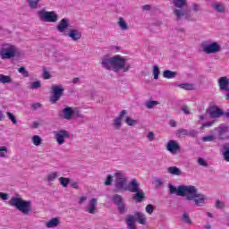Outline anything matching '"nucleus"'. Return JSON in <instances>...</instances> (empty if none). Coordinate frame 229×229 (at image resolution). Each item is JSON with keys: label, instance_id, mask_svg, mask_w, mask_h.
Masks as SVG:
<instances>
[{"label": "nucleus", "instance_id": "nucleus-1", "mask_svg": "<svg viewBox=\"0 0 229 229\" xmlns=\"http://www.w3.org/2000/svg\"><path fill=\"white\" fill-rule=\"evenodd\" d=\"M170 194H176L185 198L187 201H193L195 207H203L205 205V195L198 192L195 186L192 185H179L177 188L173 184H168Z\"/></svg>", "mask_w": 229, "mask_h": 229}, {"label": "nucleus", "instance_id": "nucleus-2", "mask_svg": "<svg viewBox=\"0 0 229 229\" xmlns=\"http://www.w3.org/2000/svg\"><path fill=\"white\" fill-rule=\"evenodd\" d=\"M128 59L126 57H123L121 55H114L110 57L106 55L102 58L101 64L104 69L106 71H123V72H128L130 69H131V64L130 63H126Z\"/></svg>", "mask_w": 229, "mask_h": 229}, {"label": "nucleus", "instance_id": "nucleus-3", "mask_svg": "<svg viewBox=\"0 0 229 229\" xmlns=\"http://www.w3.org/2000/svg\"><path fill=\"white\" fill-rule=\"evenodd\" d=\"M9 205L11 207H15L17 210L25 216H28V214L31 212V200H24L21 198V195L12 197L9 200Z\"/></svg>", "mask_w": 229, "mask_h": 229}, {"label": "nucleus", "instance_id": "nucleus-4", "mask_svg": "<svg viewBox=\"0 0 229 229\" xmlns=\"http://www.w3.org/2000/svg\"><path fill=\"white\" fill-rule=\"evenodd\" d=\"M19 55V49L14 45L10 43L2 44V48L0 49V58L2 60H12Z\"/></svg>", "mask_w": 229, "mask_h": 229}, {"label": "nucleus", "instance_id": "nucleus-5", "mask_svg": "<svg viewBox=\"0 0 229 229\" xmlns=\"http://www.w3.org/2000/svg\"><path fill=\"white\" fill-rule=\"evenodd\" d=\"M172 4L174 6V14L176 17V21H182V17L185 19H191V15L187 13V11H183L182 8L187 6V0H172Z\"/></svg>", "mask_w": 229, "mask_h": 229}, {"label": "nucleus", "instance_id": "nucleus-6", "mask_svg": "<svg viewBox=\"0 0 229 229\" xmlns=\"http://www.w3.org/2000/svg\"><path fill=\"white\" fill-rule=\"evenodd\" d=\"M138 223L140 225H146V215L143 213H140L139 211H136L133 215H129L126 219L125 223L127 225L128 229H137V225L135 223Z\"/></svg>", "mask_w": 229, "mask_h": 229}, {"label": "nucleus", "instance_id": "nucleus-7", "mask_svg": "<svg viewBox=\"0 0 229 229\" xmlns=\"http://www.w3.org/2000/svg\"><path fill=\"white\" fill-rule=\"evenodd\" d=\"M200 47L203 51V53H206V55H216L217 53H220V51L223 49L221 47V45L217 42H211L208 41H202L200 44Z\"/></svg>", "mask_w": 229, "mask_h": 229}, {"label": "nucleus", "instance_id": "nucleus-8", "mask_svg": "<svg viewBox=\"0 0 229 229\" xmlns=\"http://www.w3.org/2000/svg\"><path fill=\"white\" fill-rule=\"evenodd\" d=\"M38 15L42 22L58 21V14L55 11H46V9H42L38 12Z\"/></svg>", "mask_w": 229, "mask_h": 229}, {"label": "nucleus", "instance_id": "nucleus-9", "mask_svg": "<svg viewBox=\"0 0 229 229\" xmlns=\"http://www.w3.org/2000/svg\"><path fill=\"white\" fill-rule=\"evenodd\" d=\"M111 201L114 205H116L117 210L121 216H124L128 212L126 203H124V198L120 194H114L111 197Z\"/></svg>", "mask_w": 229, "mask_h": 229}, {"label": "nucleus", "instance_id": "nucleus-10", "mask_svg": "<svg viewBox=\"0 0 229 229\" xmlns=\"http://www.w3.org/2000/svg\"><path fill=\"white\" fill-rule=\"evenodd\" d=\"M114 180V191L116 192H126L128 185H126L127 180L121 172H116Z\"/></svg>", "mask_w": 229, "mask_h": 229}, {"label": "nucleus", "instance_id": "nucleus-11", "mask_svg": "<svg viewBox=\"0 0 229 229\" xmlns=\"http://www.w3.org/2000/svg\"><path fill=\"white\" fill-rule=\"evenodd\" d=\"M52 95L50 97L51 103L56 104L60 101V98L64 96V87L62 85H52Z\"/></svg>", "mask_w": 229, "mask_h": 229}, {"label": "nucleus", "instance_id": "nucleus-12", "mask_svg": "<svg viewBox=\"0 0 229 229\" xmlns=\"http://www.w3.org/2000/svg\"><path fill=\"white\" fill-rule=\"evenodd\" d=\"M55 139L59 146H63L65 139H71V132L67 130H59L54 131Z\"/></svg>", "mask_w": 229, "mask_h": 229}, {"label": "nucleus", "instance_id": "nucleus-13", "mask_svg": "<svg viewBox=\"0 0 229 229\" xmlns=\"http://www.w3.org/2000/svg\"><path fill=\"white\" fill-rule=\"evenodd\" d=\"M206 114H208L211 119H219V117H223V109L219 108L217 106H210L206 109Z\"/></svg>", "mask_w": 229, "mask_h": 229}, {"label": "nucleus", "instance_id": "nucleus-14", "mask_svg": "<svg viewBox=\"0 0 229 229\" xmlns=\"http://www.w3.org/2000/svg\"><path fill=\"white\" fill-rule=\"evenodd\" d=\"M215 131L217 132V138L219 139V140H226L228 139V125L222 124L221 126L216 127Z\"/></svg>", "mask_w": 229, "mask_h": 229}, {"label": "nucleus", "instance_id": "nucleus-15", "mask_svg": "<svg viewBox=\"0 0 229 229\" xmlns=\"http://www.w3.org/2000/svg\"><path fill=\"white\" fill-rule=\"evenodd\" d=\"M166 149L169 151V153H172V155H176L178 151H180V145L178 142L174 140H170L166 143Z\"/></svg>", "mask_w": 229, "mask_h": 229}, {"label": "nucleus", "instance_id": "nucleus-16", "mask_svg": "<svg viewBox=\"0 0 229 229\" xmlns=\"http://www.w3.org/2000/svg\"><path fill=\"white\" fill-rule=\"evenodd\" d=\"M73 114V108L71 106H65L63 109L62 114H59L61 119H65L66 121H72Z\"/></svg>", "mask_w": 229, "mask_h": 229}, {"label": "nucleus", "instance_id": "nucleus-17", "mask_svg": "<svg viewBox=\"0 0 229 229\" xmlns=\"http://www.w3.org/2000/svg\"><path fill=\"white\" fill-rule=\"evenodd\" d=\"M66 35L72 38L73 42H78V40H81L82 37L81 31L76 29L70 30Z\"/></svg>", "mask_w": 229, "mask_h": 229}, {"label": "nucleus", "instance_id": "nucleus-18", "mask_svg": "<svg viewBox=\"0 0 229 229\" xmlns=\"http://www.w3.org/2000/svg\"><path fill=\"white\" fill-rule=\"evenodd\" d=\"M126 191L134 193L137 192L138 191H140V184L139 183V181L136 179H132L127 185Z\"/></svg>", "mask_w": 229, "mask_h": 229}, {"label": "nucleus", "instance_id": "nucleus-19", "mask_svg": "<svg viewBox=\"0 0 229 229\" xmlns=\"http://www.w3.org/2000/svg\"><path fill=\"white\" fill-rule=\"evenodd\" d=\"M69 19L67 18H64L62 19L59 23L56 25V30L57 31H59V33H64L67 28H69Z\"/></svg>", "mask_w": 229, "mask_h": 229}, {"label": "nucleus", "instance_id": "nucleus-20", "mask_svg": "<svg viewBox=\"0 0 229 229\" xmlns=\"http://www.w3.org/2000/svg\"><path fill=\"white\" fill-rule=\"evenodd\" d=\"M218 87L222 91L229 90V80L228 77L224 76L218 79Z\"/></svg>", "mask_w": 229, "mask_h": 229}, {"label": "nucleus", "instance_id": "nucleus-21", "mask_svg": "<svg viewBox=\"0 0 229 229\" xmlns=\"http://www.w3.org/2000/svg\"><path fill=\"white\" fill-rule=\"evenodd\" d=\"M134 193L132 199H134L136 203H142V201H146V193L144 191L139 190L138 191H134Z\"/></svg>", "mask_w": 229, "mask_h": 229}, {"label": "nucleus", "instance_id": "nucleus-22", "mask_svg": "<svg viewBox=\"0 0 229 229\" xmlns=\"http://www.w3.org/2000/svg\"><path fill=\"white\" fill-rule=\"evenodd\" d=\"M97 208H98V199L93 198L89 200L88 205L89 214H96Z\"/></svg>", "mask_w": 229, "mask_h": 229}, {"label": "nucleus", "instance_id": "nucleus-23", "mask_svg": "<svg viewBox=\"0 0 229 229\" xmlns=\"http://www.w3.org/2000/svg\"><path fill=\"white\" fill-rule=\"evenodd\" d=\"M53 58L55 59V62H64V60H66L65 55H64L62 52L58 50L53 51Z\"/></svg>", "mask_w": 229, "mask_h": 229}, {"label": "nucleus", "instance_id": "nucleus-24", "mask_svg": "<svg viewBox=\"0 0 229 229\" xmlns=\"http://www.w3.org/2000/svg\"><path fill=\"white\" fill-rule=\"evenodd\" d=\"M117 24H118L119 28L122 30V31H126V30H130L128 23L126 22V21H124V18H123V17L119 18Z\"/></svg>", "mask_w": 229, "mask_h": 229}, {"label": "nucleus", "instance_id": "nucleus-25", "mask_svg": "<svg viewBox=\"0 0 229 229\" xmlns=\"http://www.w3.org/2000/svg\"><path fill=\"white\" fill-rule=\"evenodd\" d=\"M58 225H60V219L55 217L52 218L51 220H49L46 226L47 228H56V226H58Z\"/></svg>", "mask_w": 229, "mask_h": 229}, {"label": "nucleus", "instance_id": "nucleus-26", "mask_svg": "<svg viewBox=\"0 0 229 229\" xmlns=\"http://www.w3.org/2000/svg\"><path fill=\"white\" fill-rule=\"evenodd\" d=\"M169 174H174V176H182V170L177 166H170L167 168Z\"/></svg>", "mask_w": 229, "mask_h": 229}, {"label": "nucleus", "instance_id": "nucleus-27", "mask_svg": "<svg viewBox=\"0 0 229 229\" xmlns=\"http://www.w3.org/2000/svg\"><path fill=\"white\" fill-rule=\"evenodd\" d=\"M163 76L166 78V80H173V78H174L175 76H178V73L171 70H165L163 72Z\"/></svg>", "mask_w": 229, "mask_h": 229}, {"label": "nucleus", "instance_id": "nucleus-28", "mask_svg": "<svg viewBox=\"0 0 229 229\" xmlns=\"http://www.w3.org/2000/svg\"><path fill=\"white\" fill-rule=\"evenodd\" d=\"M211 8H213V10H216V12H217L218 13H225V12H226V10L225 9V5L219 3L212 4Z\"/></svg>", "mask_w": 229, "mask_h": 229}, {"label": "nucleus", "instance_id": "nucleus-29", "mask_svg": "<svg viewBox=\"0 0 229 229\" xmlns=\"http://www.w3.org/2000/svg\"><path fill=\"white\" fill-rule=\"evenodd\" d=\"M13 80L12 79V77L4 74H0V83H3L4 85H5V83H13Z\"/></svg>", "mask_w": 229, "mask_h": 229}, {"label": "nucleus", "instance_id": "nucleus-30", "mask_svg": "<svg viewBox=\"0 0 229 229\" xmlns=\"http://www.w3.org/2000/svg\"><path fill=\"white\" fill-rule=\"evenodd\" d=\"M223 148H224V152H223L224 160H225V162H229V143L225 144Z\"/></svg>", "mask_w": 229, "mask_h": 229}, {"label": "nucleus", "instance_id": "nucleus-31", "mask_svg": "<svg viewBox=\"0 0 229 229\" xmlns=\"http://www.w3.org/2000/svg\"><path fill=\"white\" fill-rule=\"evenodd\" d=\"M40 1H42V0H27V3L29 4L30 8H31V10H37Z\"/></svg>", "mask_w": 229, "mask_h": 229}, {"label": "nucleus", "instance_id": "nucleus-32", "mask_svg": "<svg viewBox=\"0 0 229 229\" xmlns=\"http://www.w3.org/2000/svg\"><path fill=\"white\" fill-rule=\"evenodd\" d=\"M177 87H179L180 89H182L183 90L194 89V85L191 83H181V84H178Z\"/></svg>", "mask_w": 229, "mask_h": 229}, {"label": "nucleus", "instance_id": "nucleus-33", "mask_svg": "<svg viewBox=\"0 0 229 229\" xmlns=\"http://www.w3.org/2000/svg\"><path fill=\"white\" fill-rule=\"evenodd\" d=\"M157 105H160V102L157 100H148L145 103V106L148 110H151V108H153L154 106H157Z\"/></svg>", "mask_w": 229, "mask_h": 229}, {"label": "nucleus", "instance_id": "nucleus-34", "mask_svg": "<svg viewBox=\"0 0 229 229\" xmlns=\"http://www.w3.org/2000/svg\"><path fill=\"white\" fill-rule=\"evenodd\" d=\"M59 182L62 187L67 188L69 187V183H71V179L67 177H60Z\"/></svg>", "mask_w": 229, "mask_h": 229}, {"label": "nucleus", "instance_id": "nucleus-35", "mask_svg": "<svg viewBox=\"0 0 229 229\" xmlns=\"http://www.w3.org/2000/svg\"><path fill=\"white\" fill-rule=\"evenodd\" d=\"M181 220L182 223H185V225H192V219L189 216V213H183Z\"/></svg>", "mask_w": 229, "mask_h": 229}, {"label": "nucleus", "instance_id": "nucleus-36", "mask_svg": "<svg viewBox=\"0 0 229 229\" xmlns=\"http://www.w3.org/2000/svg\"><path fill=\"white\" fill-rule=\"evenodd\" d=\"M32 143L34 146H41L42 145V138L38 135H34L32 137Z\"/></svg>", "mask_w": 229, "mask_h": 229}, {"label": "nucleus", "instance_id": "nucleus-37", "mask_svg": "<svg viewBox=\"0 0 229 229\" xmlns=\"http://www.w3.org/2000/svg\"><path fill=\"white\" fill-rule=\"evenodd\" d=\"M176 135L177 137H185L187 135H191V133H189V131H187V129H178L176 131Z\"/></svg>", "mask_w": 229, "mask_h": 229}, {"label": "nucleus", "instance_id": "nucleus-38", "mask_svg": "<svg viewBox=\"0 0 229 229\" xmlns=\"http://www.w3.org/2000/svg\"><path fill=\"white\" fill-rule=\"evenodd\" d=\"M18 72L23 76V78H29L30 77V72L26 70L24 66H21L18 69Z\"/></svg>", "mask_w": 229, "mask_h": 229}, {"label": "nucleus", "instance_id": "nucleus-39", "mask_svg": "<svg viewBox=\"0 0 229 229\" xmlns=\"http://www.w3.org/2000/svg\"><path fill=\"white\" fill-rule=\"evenodd\" d=\"M202 142H213V140H216V136L209 134L206 135L201 138Z\"/></svg>", "mask_w": 229, "mask_h": 229}, {"label": "nucleus", "instance_id": "nucleus-40", "mask_svg": "<svg viewBox=\"0 0 229 229\" xmlns=\"http://www.w3.org/2000/svg\"><path fill=\"white\" fill-rule=\"evenodd\" d=\"M6 115L8 119L13 123V124H17L18 121L17 118L15 117V114L12 112H6Z\"/></svg>", "mask_w": 229, "mask_h": 229}, {"label": "nucleus", "instance_id": "nucleus-41", "mask_svg": "<svg viewBox=\"0 0 229 229\" xmlns=\"http://www.w3.org/2000/svg\"><path fill=\"white\" fill-rule=\"evenodd\" d=\"M8 148L4 146L0 147V157L2 158H6L8 156Z\"/></svg>", "mask_w": 229, "mask_h": 229}, {"label": "nucleus", "instance_id": "nucleus-42", "mask_svg": "<svg viewBox=\"0 0 229 229\" xmlns=\"http://www.w3.org/2000/svg\"><path fill=\"white\" fill-rule=\"evenodd\" d=\"M125 123L128 126H135V124H137V120H134L130 116H126Z\"/></svg>", "mask_w": 229, "mask_h": 229}, {"label": "nucleus", "instance_id": "nucleus-43", "mask_svg": "<svg viewBox=\"0 0 229 229\" xmlns=\"http://www.w3.org/2000/svg\"><path fill=\"white\" fill-rule=\"evenodd\" d=\"M160 75V68L157 65L153 66V76L154 80H158V76Z\"/></svg>", "mask_w": 229, "mask_h": 229}, {"label": "nucleus", "instance_id": "nucleus-44", "mask_svg": "<svg viewBox=\"0 0 229 229\" xmlns=\"http://www.w3.org/2000/svg\"><path fill=\"white\" fill-rule=\"evenodd\" d=\"M72 117H78L79 119H85V114H81V111L73 109Z\"/></svg>", "mask_w": 229, "mask_h": 229}, {"label": "nucleus", "instance_id": "nucleus-45", "mask_svg": "<svg viewBox=\"0 0 229 229\" xmlns=\"http://www.w3.org/2000/svg\"><path fill=\"white\" fill-rule=\"evenodd\" d=\"M42 78L43 80H51V73L46 69V67L43 68Z\"/></svg>", "mask_w": 229, "mask_h": 229}, {"label": "nucleus", "instance_id": "nucleus-46", "mask_svg": "<svg viewBox=\"0 0 229 229\" xmlns=\"http://www.w3.org/2000/svg\"><path fill=\"white\" fill-rule=\"evenodd\" d=\"M122 120H120L119 118H115L114 120V128H116V130H121V126H123V123H121Z\"/></svg>", "mask_w": 229, "mask_h": 229}, {"label": "nucleus", "instance_id": "nucleus-47", "mask_svg": "<svg viewBox=\"0 0 229 229\" xmlns=\"http://www.w3.org/2000/svg\"><path fill=\"white\" fill-rule=\"evenodd\" d=\"M216 208H217L218 210H223V208H225V202L217 199L216 200V204H215Z\"/></svg>", "mask_w": 229, "mask_h": 229}, {"label": "nucleus", "instance_id": "nucleus-48", "mask_svg": "<svg viewBox=\"0 0 229 229\" xmlns=\"http://www.w3.org/2000/svg\"><path fill=\"white\" fill-rule=\"evenodd\" d=\"M58 178V174L56 172L52 173L47 175V182H55Z\"/></svg>", "mask_w": 229, "mask_h": 229}, {"label": "nucleus", "instance_id": "nucleus-49", "mask_svg": "<svg viewBox=\"0 0 229 229\" xmlns=\"http://www.w3.org/2000/svg\"><path fill=\"white\" fill-rule=\"evenodd\" d=\"M40 87H42V82H40L38 81L32 82L30 85V89L32 90L36 89H40Z\"/></svg>", "mask_w": 229, "mask_h": 229}, {"label": "nucleus", "instance_id": "nucleus-50", "mask_svg": "<svg viewBox=\"0 0 229 229\" xmlns=\"http://www.w3.org/2000/svg\"><path fill=\"white\" fill-rule=\"evenodd\" d=\"M145 210L147 214H152L153 212H155V206L148 204L147 205Z\"/></svg>", "mask_w": 229, "mask_h": 229}, {"label": "nucleus", "instance_id": "nucleus-51", "mask_svg": "<svg viewBox=\"0 0 229 229\" xmlns=\"http://www.w3.org/2000/svg\"><path fill=\"white\" fill-rule=\"evenodd\" d=\"M198 164L199 165H202V167H208V163H207V161L203 157H199L198 159Z\"/></svg>", "mask_w": 229, "mask_h": 229}, {"label": "nucleus", "instance_id": "nucleus-52", "mask_svg": "<svg viewBox=\"0 0 229 229\" xmlns=\"http://www.w3.org/2000/svg\"><path fill=\"white\" fill-rule=\"evenodd\" d=\"M112 182H114V176H112L111 174H108L105 181V185L106 186L112 185Z\"/></svg>", "mask_w": 229, "mask_h": 229}, {"label": "nucleus", "instance_id": "nucleus-53", "mask_svg": "<svg viewBox=\"0 0 229 229\" xmlns=\"http://www.w3.org/2000/svg\"><path fill=\"white\" fill-rule=\"evenodd\" d=\"M126 114H128L127 110H122L120 112V114L118 115V117H116L117 119H120V121H123V119H124V115H126Z\"/></svg>", "mask_w": 229, "mask_h": 229}, {"label": "nucleus", "instance_id": "nucleus-54", "mask_svg": "<svg viewBox=\"0 0 229 229\" xmlns=\"http://www.w3.org/2000/svg\"><path fill=\"white\" fill-rule=\"evenodd\" d=\"M148 140L152 142V140H155V132L149 131L148 134L147 135Z\"/></svg>", "mask_w": 229, "mask_h": 229}, {"label": "nucleus", "instance_id": "nucleus-55", "mask_svg": "<svg viewBox=\"0 0 229 229\" xmlns=\"http://www.w3.org/2000/svg\"><path fill=\"white\" fill-rule=\"evenodd\" d=\"M38 108H42V104L35 103L31 105V110H38Z\"/></svg>", "mask_w": 229, "mask_h": 229}, {"label": "nucleus", "instance_id": "nucleus-56", "mask_svg": "<svg viewBox=\"0 0 229 229\" xmlns=\"http://www.w3.org/2000/svg\"><path fill=\"white\" fill-rule=\"evenodd\" d=\"M141 9L143 10V12H151L152 7L149 4H145L142 5Z\"/></svg>", "mask_w": 229, "mask_h": 229}, {"label": "nucleus", "instance_id": "nucleus-57", "mask_svg": "<svg viewBox=\"0 0 229 229\" xmlns=\"http://www.w3.org/2000/svg\"><path fill=\"white\" fill-rule=\"evenodd\" d=\"M8 198H9L8 193L0 192V199H1L6 200V199H8Z\"/></svg>", "mask_w": 229, "mask_h": 229}, {"label": "nucleus", "instance_id": "nucleus-58", "mask_svg": "<svg viewBox=\"0 0 229 229\" xmlns=\"http://www.w3.org/2000/svg\"><path fill=\"white\" fill-rule=\"evenodd\" d=\"M87 199H88L87 196L81 197V199H79V205H83V203H85Z\"/></svg>", "mask_w": 229, "mask_h": 229}, {"label": "nucleus", "instance_id": "nucleus-59", "mask_svg": "<svg viewBox=\"0 0 229 229\" xmlns=\"http://www.w3.org/2000/svg\"><path fill=\"white\" fill-rule=\"evenodd\" d=\"M214 125V122H208V123H202V128H210V126Z\"/></svg>", "mask_w": 229, "mask_h": 229}, {"label": "nucleus", "instance_id": "nucleus-60", "mask_svg": "<svg viewBox=\"0 0 229 229\" xmlns=\"http://www.w3.org/2000/svg\"><path fill=\"white\" fill-rule=\"evenodd\" d=\"M182 111L183 112V114H186V115H189V114H191V113L189 112V107H187L186 106H183L182 107Z\"/></svg>", "mask_w": 229, "mask_h": 229}, {"label": "nucleus", "instance_id": "nucleus-61", "mask_svg": "<svg viewBox=\"0 0 229 229\" xmlns=\"http://www.w3.org/2000/svg\"><path fill=\"white\" fill-rule=\"evenodd\" d=\"M192 9H193L194 12H199V4H192Z\"/></svg>", "mask_w": 229, "mask_h": 229}, {"label": "nucleus", "instance_id": "nucleus-62", "mask_svg": "<svg viewBox=\"0 0 229 229\" xmlns=\"http://www.w3.org/2000/svg\"><path fill=\"white\" fill-rule=\"evenodd\" d=\"M71 183V187H72V189H79V185H78V182H70Z\"/></svg>", "mask_w": 229, "mask_h": 229}, {"label": "nucleus", "instance_id": "nucleus-63", "mask_svg": "<svg viewBox=\"0 0 229 229\" xmlns=\"http://www.w3.org/2000/svg\"><path fill=\"white\" fill-rule=\"evenodd\" d=\"M169 124L172 128H176V121L174 120H170Z\"/></svg>", "mask_w": 229, "mask_h": 229}, {"label": "nucleus", "instance_id": "nucleus-64", "mask_svg": "<svg viewBox=\"0 0 229 229\" xmlns=\"http://www.w3.org/2000/svg\"><path fill=\"white\" fill-rule=\"evenodd\" d=\"M40 126V123L38 122H33L31 128H38Z\"/></svg>", "mask_w": 229, "mask_h": 229}]
</instances>
